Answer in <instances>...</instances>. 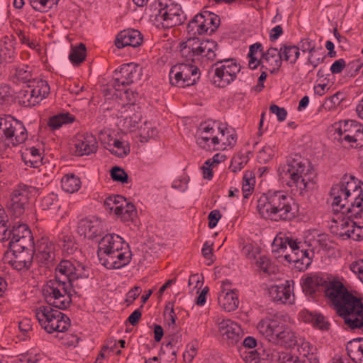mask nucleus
<instances>
[{
  "instance_id": "1",
  "label": "nucleus",
  "mask_w": 363,
  "mask_h": 363,
  "mask_svg": "<svg viewBox=\"0 0 363 363\" xmlns=\"http://www.w3.org/2000/svg\"><path fill=\"white\" fill-rule=\"evenodd\" d=\"M84 267L75 260H62L55 269V278L43 286V294L48 304L66 309L71 303L72 281L85 277Z\"/></svg>"
},
{
  "instance_id": "2",
  "label": "nucleus",
  "mask_w": 363,
  "mask_h": 363,
  "mask_svg": "<svg viewBox=\"0 0 363 363\" xmlns=\"http://www.w3.org/2000/svg\"><path fill=\"white\" fill-rule=\"evenodd\" d=\"M332 206L335 211L350 216L361 217L363 212V189L354 177H345L330 190Z\"/></svg>"
},
{
  "instance_id": "3",
  "label": "nucleus",
  "mask_w": 363,
  "mask_h": 363,
  "mask_svg": "<svg viewBox=\"0 0 363 363\" xmlns=\"http://www.w3.org/2000/svg\"><path fill=\"white\" fill-rule=\"evenodd\" d=\"M277 174L295 196L301 195L311 188L315 175L313 169L299 155L288 158L286 162L280 164Z\"/></svg>"
},
{
  "instance_id": "4",
  "label": "nucleus",
  "mask_w": 363,
  "mask_h": 363,
  "mask_svg": "<svg viewBox=\"0 0 363 363\" xmlns=\"http://www.w3.org/2000/svg\"><path fill=\"white\" fill-rule=\"evenodd\" d=\"M257 211L261 217L274 221L295 218L296 204L293 199L283 191H269L257 200Z\"/></svg>"
},
{
  "instance_id": "5",
  "label": "nucleus",
  "mask_w": 363,
  "mask_h": 363,
  "mask_svg": "<svg viewBox=\"0 0 363 363\" xmlns=\"http://www.w3.org/2000/svg\"><path fill=\"white\" fill-rule=\"evenodd\" d=\"M272 252L281 253L289 263L299 271H305L311 265L314 255L306 242L291 235L279 233L273 240Z\"/></svg>"
},
{
  "instance_id": "6",
  "label": "nucleus",
  "mask_w": 363,
  "mask_h": 363,
  "mask_svg": "<svg viewBox=\"0 0 363 363\" xmlns=\"http://www.w3.org/2000/svg\"><path fill=\"white\" fill-rule=\"evenodd\" d=\"M148 9L150 21L157 28H172L184 21L181 6L171 0H155Z\"/></svg>"
},
{
  "instance_id": "7",
  "label": "nucleus",
  "mask_w": 363,
  "mask_h": 363,
  "mask_svg": "<svg viewBox=\"0 0 363 363\" xmlns=\"http://www.w3.org/2000/svg\"><path fill=\"white\" fill-rule=\"evenodd\" d=\"M217 43L213 40H204L190 37L180 44L181 56L187 62L205 64L213 61L216 57Z\"/></svg>"
},
{
  "instance_id": "8",
  "label": "nucleus",
  "mask_w": 363,
  "mask_h": 363,
  "mask_svg": "<svg viewBox=\"0 0 363 363\" xmlns=\"http://www.w3.org/2000/svg\"><path fill=\"white\" fill-rule=\"evenodd\" d=\"M50 306H40L35 310V317L40 326L48 333L67 331L70 326L69 318Z\"/></svg>"
},
{
  "instance_id": "9",
  "label": "nucleus",
  "mask_w": 363,
  "mask_h": 363,
  "mask_svg": "<svg viewBox=\"0 0 363 363\" xmlns=\"http://www.w3.org/2000/svg\"><path fill=\"white\" fill-rule=\"evenodd\" d=\"M342 308L337 313L351 330L363 332V303L356 296L350 297Z\"/></svg>"
},
{
  "instance_id": "10",
  "label": "nucleus",
  "mask_w": 363,
  "mask_h": 363,
  "mask_svg": "<svg viewBox=\"0 0 363 363\" xmlns=\"http://www.w3.org/2000/svg\"><path fill=\"white\" fill-rule=\"evenodd\" d=\"M220 25V18L218 15L204 11L196 14L189 21L186 31L189 35L194 37L196 35H211Z\"/></svg>"
},
{
  "instance_id": "11",
  "label": "nucleus",
  "mask_w": 363,
  "mask_h": 363,
  "mask_svg": "<svg viewBox=\"0 0 363 363\" xmlns=\"http://www.w3.org/2000/svg\"><path fill=\"white\" fill-rule=\"evenodd\" d=\"M170 83L179 87L194 84L200 78V72L196 65L180 63L174 65L169 71Z\"/></svg>"
},
{
  "instance_id": "12",
  "label": "nucleus",
  "mask_w": 363,
  "mask_h": 363,
  "mask_svg": "<svg viewBox=\"0 0 363 363\" xmlns=\"http://www.w3.org/2000/svg\"><path fill=\"white\" fill-rule=\"evenodd\" d=\"M338 140L353 143L352 147H363V125L353 120L341 121L335 125Z\"/></svg>"
},
{
  "instance_id": "13",
  "label": "nucleus",
  "mask_w": 363,
  "mask_h": 363,
  "mask_svg": "<svg viewBox=\"0 0 363 363\" xmlns=\"http://www.w3.org/2000/svg\"><path fill=\"white\" fill-rule=\"evenodd\" d=\"M241 67L233 59H225L214 65L213 83L219 87H225L237 78Z\"/></svg>"
},
{
  "instance_id": "14",
  "label": "nucleus",
  "mask_w": 363,
  "mask_h": 363,
  "mask_svg": "<svg viewBox=\"0 0 363 363\" xmlns=\"http://www.w3.org/2000/svg\"><path fill=\"white\" fill-rule=\"evenodd\" d=\"M218 122L207 121L200 124L196 133V143L207 151H216Z\"/></svg>"
},
{
  "instance_id": "15",
  "label": "nucleus",
  "mask_w": 363,
  "mask_h": 363,
  "mask_svg": "<svg viewBox=\"0 0 363 363\" xmlns=\"http://www.w3.org/2000/svg\"><path fill=\"white\" fill-rule=\"evenodd\" d=\"M38 194V189L32 186L19 184L11 194L9 209L16 217L22 215L30 196Z\"/></svg>"
},
{
  "instance_id": "16",
  "label": "nucleus",
  "mask_w": 363,
  "mask_h": 363,
  "mask_svg": "<svg viewBox=\"0 0 363 363\" xmlns=\"http://www.w3.org/2000/svg\"><path fill=\"white\" fill-rule=\"evenodd\" d=\"M50 90L47 81L34 79L28 89L22 91V103L26 106H34L49 95Z\"/></svg>"
},
{
  "instance_id": "17",
  "label": "nucleus",
  "mask_w": 363,
  "mask_h": 363,
  "mask_svg": "<svg viewBox=\"0 0 363 363\" xmlns=\"http://www.w3.org/2000/svg\"><path fill=\"white\" fill-rule=\"evenodd\" d=\"M142 74V67L139 65L133 62L123 64L114 72L113 86L119 89L121 85L126 86L138 82Z\"/></svg>"
},
{
  "instance_id": "18",
  "label": "nucleus",
  "mask_w": 363,
  "mask_h": 363,
  "mask_svg": "<svg viewBox=\"0 0 363 363\" xmlns=\"http://www.w3.org/2000/svg\"><path fill=\"white\" fill-rule=\"evenodd\" d=\"M9 245L13 252L34 247L33 237L26 224L18 223V225L13 226Z\"/></svg>"
},
{
  "instance_id": "19",
  "label": "nucleus",
  "mask_w": 363,
  "mask_h": 363,
  "mask_svg": "<svg viewBox=\"0 0 363 363\" xmlns=\"http://www.w3.org/2000/svg\"><path fill=\"white\" fill-rule=\"evenodd\" d=\"M325 294L334 306L337 313L338 309L342 308L345 303H347V301L350 299V297L354 296L347 291L340 281L328 282L325 285Z\"/></svg>"
},
{
  "instance_id": "20",
  "label": "nucleus",
  "mask_w": 363,
  "mask_h": 363,
  "mask_svg": "<svg viewBox=\"0 0 363 363\" xmlns=\"http://www.w3.org/2000/svg\"><path fill=\"white\" fill-rule=\"evenodd\" d=\"M127 244L121 236L115 233L104 235L101 239L97 250L99 262Z\"/></svg>"
},
{
  "instance_id": "21",
  "label": "nucleus",
  "mask_w": 363,
  "mask_h": 363,
  "mask_svg": "<svg viewBox=\"0 0 363 363\" xmlns=\"http://www.w3.org/2000/svg\"><path fill=\"white\" fill-rule=\"evenodd\" d=\"M131 259L132 252L127 244L101 260L100 263L108 269H118L127 266Z\"/></svg>"
},
{
  "instance_id": "22",
  "label": "nucleus",
  "mask_w": 363,
  "mask_h": 363,
  "mask_svg": "<svg viewBox=\"0 0 363 363\" xmlns=\"http://www.w3.org/2000/svg\"><path fill=\"white\" fill-rule=\"evenodd\" d=\"M73 143L75 152L79 156L89 155L96 152L98 149L96 138L89 133L77 135Z\"/></svg>"
},
{
  "instance_id": "23",
  "label": "nucleus",
  "mask_w": 363,
  "mask_h": 363,
  "mask_svg": "<svg viewBox=\"0 0 363 363\" xmlns=\"http://www.w3.org/2000/svg\"><path fill=\"white\" fill-rule=\"evenodd\" d=\"M292 281H285L284 283L273 285L269 289L272 299L278 303L291 304L294 301Z\"/></svg>"
},
{
  "instance_id": "24",
  "label": "nucleus",
  "mask_w": 363,
  "mask_h": 363,
  "mask_svg": "<svg viewBox=\"0 0 363 363\" xmlns=\"http://www.w3.org/2000/svg\"><path fill=\"white\" fill-rule=\"evenodd\" d=\"M103 230L101 220L94 216L82 219L79 221L77 232L81 236L93 239L101 234Z\"/></svg>"
},
{
  "instance_id": "25",
  "label": "nucleus",
  "mask_w": 363,
  "mask_h": 363,
  "mask_svg": "<svg viewBox=\"0 0 363 363\" xmlns=\"http://www.w3.org/2000/svg\"><path fill=\"white\" fill-rule=\"evenodd\" d=\"M33 251L35 252V259L41 264H48L54 259L55 245L48 238H42L38 240Z\"/></svg>"
},
{
  "instance_id": "26",
  "label": "nucleus",
  "mask_w": 363,
  "mask_h": 363,
  "mask_svg": "<svg viewBox=\"0 0 363 363\" xmlns=\"http://www.w3.org/2000/svg\"><path fill=\"white\" fill-rule=\"evenodd\" d=\"M216 150H224L232 148L237 143V134L232 128L227 127L218 122V134Z\"/></svg>"
},
{
  "instance_id": "27",
  "label": "nucleus",
  "mask_w": 363,
  "mask_h": 363,
  "mask_svg": "<svg viewBox=\"0 0 363 363\" xmlns=\"http://www.w3.org/2000/svg\"><path fill=\"white\" fill-rule=\"evenodd\" d=\"M143 36L140 32L135 29H128L120 32L116 40V46L118 48L125 47L136 48L141 45Z\"/></svg>"
},
{
  "instance_id": "28",
  "label": "nucleus",
  "mask_w": 363,
  "mask_h": 363,
  "mask_svg": "<svg viewBox=\"0 0 363 363\" xmlns=\"http://www.w3.org/2000/svg\"><path fill=\"white\" fill-rule=\"evenodd\" d=\"M30 251H33V248L21 249L18 252H13V258L9 261V264L18 271L28 269L33 259V253Z\"/></svg>"
},
{
  "instance_id": "29",
  "label": "nucleus",
  "mask_w": 363,
  "mask_h": 363,
  "mask_svg": "<svg viewBox=\"0 0 363 363\" xmlns=\"http://www.w3.org/2000/svg\"><path fill=\"white\" fill-rule=\"evenodd\" d=\"M296 347L301 356L299 358L306 359L307 363H318L319 356L316 346L302 337L299 339Z\"/></svg>"
},
{
  "instance_id": "30",
  "label": "nucleus",
  "mask_w": 363,
  "mask_h": 363,
  "mask_svg": "<svg viewBox=\"0 0 363 363\" xmlns=\"http://www.w3.org/2000/svg\"><path fill=\"white\" fill-rule=\"evenodd\" d=\"M220 306L228 312L235 311L239 305L237 293L234 290L223 289L218 296Z\"/></svg>"
},
{
  "instance_id": "31",
  "label": "nucleus",
  "mask_w": 363,
  "mask_h": 363,
  "mask_svg": "<svg viewBox=\"0 0 363 363\" xmlns=\"http://www.w3.org/2000/svg\"><path fill=\"white\" fill-rule=\"evenodd\" d=\"M12 123L13 128L9 131V147L20 145L28 138L26 128L22 122L13 117Z\"/></svg>"
},
{
  "instance_id": "32",
  "label": "nucleus",
  "mask_w": 363,
  "mask_h": 363,
  "mask_svg": "<svg viewBox=\"0 0 363 363\" xmlns=\"http://www.w3.org/2000/svg\"><path fill=\"white\" fill-rule=\"evenodd\" d=\"M262 62H266L269 66L271 73L277 72L282 65V57L280 49L269 48L265 52L262 53Z\"/></svg>"
},
{
  "instance_id": "33",
  "label": "nucleus",
  "mask_w": 363,
  "mask_h": 363,
  "mask_svg": "<svg viewBox=\"0 0 363 363\" xmlns=\"http://www.w3.org/2000/svg\"><path fill=\"white\" fill-rule=\"evenodd\" d=\"M343 214L337 215V218L333 220L331 230L340 238L346 239L349 230L352 227L353 221L350 220L352 216L343 217Z\"/></svg>"
},
{
  "instance_id": "34",
  "label": "nucleus",
  "mask_w": 363,
  "mask_h": 363,
  "mask_svg": "<svg viewBox=\"0 0 363 363\" xmlns=\"http://www.w3.org/2000/svg\"><path fill=\"white\" fill-rule=\"evenodd\" d=\"M135 108L133 104H128L125 107L123 115L121 116V122L123 121L122 127L125 130L133 131L140 121L141 116L140 113H134L131 115V113L135 111Z\"/></svg>"
},
{
  "instance_id": "35",
  "label": "nucleus",
  "mask_w": 363,
  "mask_h": 363,
  "mask_svg": "<svg viewBox=\"0 0 363 363\" xmlns=\"http://www.w3.org/2000/svg\"><path fill=\"white\" fill-rule=\"evenodd\" d=\"M43 152L35 147L26 148L22 153V160L30 167L38 168L43 164Z\"/></svg>"
},
{
  "instance_id": "36",
  "label": "nucleus",
  "mask_w": 363,
  "mask_h": 363,
  "mask_svg": "<svg viewBox=\"0 0 363 363\" xmlns=\"http://www.w3.org/2000/svg\"><path fill=\"white\" fill-rule=\"evenodd\" d=\"M218 330L223 337L231 340H236L242 333L240 326L230 319H225L220 322Z\"/></svg>"
},
{
  "instance_id": "37",
  "label": "nucleus",
  "mask_w": 363,
  "mask_h": 363,
  "mask_svg": "<svg viewBox=\"0 0 363 363\" xmlns=\"http://www.w3.org/2000/svg\"><path fill=\"white\" fill-rule=\"evenodd\" d=\"M12 120L10 115L0 116V149L9 147V131L13 128Z\"/></svg>"
},
{
  "instance_id": "38",
  "label": "nucleus",
  "mask_w": 363,
  "mask_h": 363,
  "mask_svg": "<svg viewBox=\"0 0 363 363\" xmlns=\"http://www.w3.org/2000/svg\"><path fill=\"white\" fill-rule=\"evenodd\" d=\"M300 314L303 321L311 323L314 327L322 330L329 329L330 324L322 314L312 313L308 311H302Z\"/></svg>"
},
{
  "instance_id": "39",
  "label": "nucleus",
  "mask_w": 363,
  "mask_h": 363,
  "mask_svg": "<svg viewBox=\"0 0 363 363\" xmlns=\"http://www.w3.org/2000/svg\"><path fill=\"white\" fill-rule=\"evenodd\" d=\"M347 352L355 363H363V338H357L350 341L347 345Z\"/></svg>"
},
{
  "instance_id": "40",
  "label": "nucleus",
  "mask_w": 363,
  "mask_h": 363,
  "mask_svg": "<svg viewBox=\"0 0 363 363\" xmlns=\"http://www.w3.org/2000/svg\"><path fill=\"white\" fill-rule=\"evenodd\" d=\"M118 199L121 201L119 203V211L116 215L118 216L125 222L133 220L137 217V211L135 206L128 202L125 198Z\"/></svg>"
},
{
  "instance_id": "41",
  "label": "nucleus",
  "mask_w": 363,
  "mask_h": 363,
  "mask_svg": "<svg viewBox=\"0 0 363 363\" xmlns=\"http://www.w3.org/2000/svg\"><path fill=\"white\" fill-rule=\"evenodd\" d=\"M80 178L73 173L65 174L61 179V187L65 192L73 194L81 188Z\"/></svg>"
},
{
  "instance_id": "42",
  "label": "nucleus",
  "mask_w": 363,
  "mask_h": 363,
  "mask_svg": "<svg viewBox=\"0 0 363 363\" xmlns=\"http://www.w3.org/2000/svg\"><path fill=\"white\" fill-rule=\"evenodd\" d=\"M279 318V316L273 318H267L261 320L257 325V329L260 334L264 336L269 341L271 340L272 335H273L274 328Z\"/></svg>"
},
{
  "instance_id": "43",
  "label": "nucleus",
  "mask_w": 363,
  "mask_h": 363,
  "mask_svg": "<svg viewBox=\"0 0 363 363\" xmlns=\"http://www.w3.org/2000/svg\"><path fill=\"white\" fill-rule=\"evenodd\" d=\"M325 280L317 274H311L302 279L303 291L309 294L317 291L325 283Z\"/></svg>"
},
{
  "instance_id": "44",
  "label": "nucleus",
  "mask_w": 363,
  "mask_h": 363,
  "mask_svg": "<svg viewBox=\"0 0 363 363\" xmlns=\"http://www.w3.org/2000/svg\"><path fill=\"white\" fill-rule=\"evenodd\" d=\"M33 69L28 65H21L17 67L13 75L15 82L28 83L35 79L33 74Z\"/></svg>"
},
{
  "instance_id": "45",
  "label": "nucleus",
  "mask_w": 363,
  "mask_h": 363,
  "mask_svg": "<svg viewBox=\"0 0 363 363\" xmlns=\"http://www.w3.org/2000/svg\"><path fill=\"white\" fill-rule=\"evenodd\" d=\"M14 42L8 36L4 37L0 43V62H7L14 55Z\"/></svg>"
},
{
  "instance_id": "46",
  "label": "nucleus",
  "mask_w": 363,
  "mask_h": 363,
  "mask_svg": "<svg viewBox=\"0 0 363 363\" xmlns=\"http://www.w3.org/2000/svg\"><path fill=\"white\" fill-rule=\"evenodd\" d=\"M74 121V117L69 113H62L50 118L48 125L52 130H57L64 125L70 124Z\"/></svg>"
},
{
  "instance_id": "47",
  "label": "nucleus",
  "mask_w": 363,
  "mask_h": 363,
  "mask_svg": "<svg viewBox=\"0 0 363 363\" xmlns=\"http://www.w3.org/2000/svg\"><path fill=\"white\" fill-rule=\"evenodd\" d=\"M108 150L118 157H126L130 151L128 143L120 138H116Z\"/></svg>"
},
{
  "instance_id": "48",
  "label": "nucleus",
  "mask_w": 363,
  "mask_h": 363,
  "mask_svg": "<svg viewBox=\"0 0 363 363\" xmlns=\"http://www.w3.org/2000/svg\"><path fill=\"white\" fill-rule=\"evenodd\" d=\"M280 51L282 60L287 61L291 64H294L299 57V48L295 45H281Z\"/></svg>"
},
{
  "instance_id": "49",
  "label": "nucleus",
  "mask_w": 363,
  "mask_h": 363,
  "mask_svg": "<svg viewBox=\"0 0 363 363\" xmlns=\"http://www.w3.org/2000/svg\"><path fill=\"white\" fill-rule=\"evenodd\" d=\"M86 56V47L83 43H80L79 46L72 48L69 55V59L74 65H78L85 60Z\"/></svg>"
},
{
  "instance_id": "50",
  "label": "nucleus",
  "mask_w": 363,
  "mask_h": 363,
  "mask_svg": "<svg viewBox=\"0 0 363 363\" xmlns=\"http://www.w3.org/2000/svg\"><path fill=\"white\" fill-rule=\"evenodd\" d=\"M255 184V179L252 176V172H246L245 173L242 178V191L243 194V197L245 199H248L249 196L252 194L254 190Z\"/></svg>"
},
{
  "instance_id": "51",
  "label": "nucleus",
  "mask_w": 363,
  "mask_h": 363,
  "mask_svg": "<svg viewBox=\"0 0 363 363\" xmlns=\"http://www.w3.org/2000/svg\"><path fill=\"white\" fill-rule=\"evenodd\" d=\"M288 328L285 321L279 317L276 328H274L270 342H279L281 338H284V334L287 333Z\"/></svg>"
},
{
  "instance_id": "52",
  "label": "nucleus",
  "mask_w": 363,
  "mask_h": 363,
  "mask_svg": "<svg viewBox=\"0 0 363 363\" xmlns=\"http://www.w3.org/2000/svg\"><path fill=\"white\" fill-rule=\"evenodd\" d=\"M60 0H28L33 9L40 12H46L53 6L57 5Z\"/></svg>"
},
{
  "instance_id": "53",
  "label": "nucleus",
  "mask_w": 363,
  "mask_h": 363,
  "mask_svg": "<svg viewBox=\"0 0 363 363\" xmlns=\"http://www.w3.org/2000/svg\"><path fill=\"white\" fill-rule=\"evenodd\" d=\"M59 240L61 242L60 246L62 250L67 254L71 255L77 249L74 239L71 235L62 233L59 236Z\"/></svg>"
},
{
  "instance_id": "54",
  "label": "nucleus",
  "mask_w": 363,
  "mask_h": 363,
  "mask_svg": "<svg viewBox=\"0 0 363 363\" xmlns=\"http://www.w3.org/2000/svg\"><path fill=\"white\" fill-rule=\"evenodd\" d=\"M60 206L58 196L55 193L48 194L41 201V207L44 211L59 209Z\"/></svg>"
},
{
  "instance_id": "55",
  "label": "nucleus",
  "mask_w": 363,
  "mask_h": 363,
  "mask_svg": "<svg viewBox=\"0 0 363 363\" xmlns=\"http://www.w3.org/2000/svg\"><path fill=\"white\" fill-rule=\"evenodd\" d=\"M189 177L188 175L183 174L177 177L172 182V188L181 192H184L188 189Z\"/></svg>"
},
{
  "instance_id": "56",
  "label": "nucleus",
  "mask_w": 363,
  "mask_h": 363,
  "mask_svg": "<svg viewBox=\"0 0 363 363\" xmlns=\"http://www.w3.org/2000/svg\"><path fill=\"white\" fill-rule=\"evenodd\" d=\"M300 338H302V337L297 336L288 328L287 333L284 334V338H281L279 342L285 344L287 347H295L298 345Z\"/></svg>"
},
{
  "instance_id": "57",
  "label": "nucleus",
  "mask_w": 363,
  "mask_h": 363,
  "mask_svg": "<svg viewBox=\"0 0 363 363\" xmlns=\"http://www.w3.org/2000/svg\"><path fill=\"white\" fill-rule=\"evenodd\" d=\"M199 343L197 340H194L186 347V350L184 352V359L187 362H191L197 354Z\"/></svg>"
},
{
  "instance_id": "58",
  "label": "nucleus",
  "mask_w": 363,
  "mask_h": 363,
  "mask_svg": "<svg viewBox=\"0 0 363 363\" xmlns=\"http://www.w3.org/2000/svg\"><path fill=\"white\" fill-rule=\"evenodd\" d=\"M111 179L115 182H118L122 184L128 182V177L127 173L123 169L118 167H114L111 169Z\"/></svg>"
},
{
  "instance_id": "59",
  "label": "nucleus",
  "mask_w": 363,
  "mask_h": 363,
  "mask_svg": "<svg viewBox=\"0 0 363 363\" xmlns=\"http://www.w3.org/2000/svg\"><path fill=\"white\" fill-rule=\"evenodd\" d=\"M118 198H124L121 195L111 196L105 200L104 204L107 208L113 211L115 214L119 211V203L121 200Z\"/></svg>"
},
{
  "instance_id": "60",
  "label": "nucleus",
  "mask_w": 363,
  "mask_h": 363,
  "mask_svg": "<svg viewBox=\"0 0 363 363\" xmlns=\"http://www.w3.org/2000/svg\"><path fill=\"white\" fill-rule=\"evenodd\" d=\"M274 151L270 145H265L257 154V160L260 163H266L273 157Z\"/></svg>"
},
{
  "instance_id": "61",
  "label": "nucleus",
  "mask_w": 363,
  "mask_h": 363,
  "mask_svg": "<svg viewBox=\"0 0 363 363\" xmlns=\"http://www.w3.org/2000/svg\"><path fill=\"white\" fill-rule=\"evenodd\" d=\"M258 253V248L252 243H246L242 246V254L250 260H255Z\"/></svg>"
},
{
  "instance_id": "62",
  "label": "nucleus",
  "mask_w": 363,
  "mask_h": 363,
  "mask_svg": "<svg viewBox=\"0 0 363 363\" xmlns=\"http://www.w3.org/2000/svg\"><path fill=\"white\" fill-rule=\"evenodd\" d=\"M347 238L352 239L353 240L359 241L363 240V227L357 225L356 223L353 221L352 227H351L347 234Z\"/></svg>"
},
{
  "instance_id": "63",
  "label": "nucleus",
  "mask_w": 363,
  "mask_h": 363,
  "mask_svg": "<svg viewBox=\"0 0 363 363\" xmlns=\"http://www.w3.org/2000/svg\"><path fill=\"white\" fill-rule=\"evenodd\" d=\"M242 357L246 363H259V354L256 350H249L242 352Z\"/></svg>"
},
{
  "instance_id": "64",
  "label": "nucleus",
  "mask_w": 363,
  "mask_h": 363,
  "mask_svg": "<svg viewBox=\"0 0 363 363\" xmlns=\"http://www.w3.org/2000/svg\"><path fill=\"white\" fill-rule=\"evenodd\" d=\"M350 269L357 276L363 284V259H358L350 263Z\"/></svg>"
}]
</instances>
